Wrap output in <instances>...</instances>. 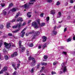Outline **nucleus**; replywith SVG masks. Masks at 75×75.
Instances as JSON below:
<instances>
[{
	"mask_svg": "<svg viewBox=\"0 0 75 75\" xmlns=\"http://www.w3.org/2000/svg\"><path fill=\"white\" fill-rule=\"evenodd\" d=\"M10 23H7L6 24V28H8L10 27Z\"/></svg>",
	"mask_w": 75,
	"mask_h": 75,
	"instance_id": "19",
	"label": "nucleus"
},
{
	"mask_svg": "<svg viewBox=\"0 0 75 75\" xmlns=\"http://www.w3.org/2000/svg\"><path fill=\"white\" fill-rule=\"evenodd\" d=\"M32 25L33 27L35 28H36V29H37V28H39L38 24L37 23H36L35 22H33L32 24Z\"/></svg>",
	"mask_w": 75,
	"mask_h": 75,
	"instance_id": "2",
	"label": "nucleus"
},
{
	"mask_svg": "<svg viewBox=\"0 0 75 75\" xmlns=\"http://www.w3.org/2000/svg\"><path fill=\"white\" fill-rule=\"evenodd\" d=\"M41 64L42 65H44L45 63L43 62V63H41Z\"/></svg>",
	"mask_w": 75,
	"mask_h": 75,
	"instance_id": "63",
	"label": "nucleus"
},
{
	"mask_svg": "<svg viewBox=\"0 0 75 75\" xmlns=\"http://www.w3.org/2000/svg\"><path fill=\"white\" fill-rule=\"evenodd\" d=\"M41 65V64H38L37 66V68L38 69L40 67V65Z\"/></svg>",
	"mask_w": 75,
	"mask_h": 75,
	"instance_id": "49",
	"label": "nucleus"
},
{
	"mask_svg": "<svg viewBox=\"0 0 75 75\" xmlns=\"http://www.w3.org/2000/svg\"><path fill=\"white\" fill-rule=\"evenodd\" d=\"M45 23H41L39 24V25L40 27H43V26H44Z\"/></svg>",
	"mask_w": 75,
	"mask_h": 75,
	"instance_id": "13",
	"label": "nucleus"
},
{
	"mask_svg": "<svg viewBox=\"0 0 75 75\" xmlns=\"http://www.w3.org/2000/svg\"><path fill=\"white\" fill-rule=\"evenodd\" d=\"M20 30L19 29H18L17 30L15 31H12L13 33H17V32H18V31Z\"/></svg>",
	"mask_w": 75,
	"mask_h": 75,
	"instance_id": "18",
	"label": "nucleus"
},
{
	"mask_svg": "<svg viewBox=\"0 0 75 75\" xmlns=\"http://www.w3.org/2000/svg\"><path fill=\"white\" fill-rule=\"evenodd\" d=\"M7 67H4L3 69L2 70L4 71V72L6 71L7 70Z\"/></svg>",
	"mask_w": 75,
	"mask_h": 75,
	"instance_id": "16",
	"label": "nucleus"
},
{
	"mask_svg": "<svg viewBox=\"0 0 75 75\" xmlns=\"http://www.w3.org/2000/svg\"><path fill=\"white\" fill-rule=\"evenodd\" d=\"M72 40V39L71 38H69L67 39V42H69L71 41Z\"/></svg>",
	"mask_w": 75,
	"mask_h": 75,
	"instance_id": "21",
	"label": "nucleus"
},
{
	"mask_svg": "<svg viewBox=\"0 0 75 75\" xmlns=\"http://www.w3.org/2000/svg\"><path fill=\"white\" fill-rule=\"evenodd\" d=\"M31 59H32V58L31 57H29V60H31Z\"/></svg>",
	"mask_w": 75,
	"mask_h": 75,
	"instance_id": "59",
	"label": "nucleus"
},
{
	"mask_svg": "<svg viewBox=\"0 0 75 75\" xmlns=\"http://www.w3.org/2000/svg\"><path fill=\"white\" fill-rule=\"evenodd\" d=\"M4 26L2 25H0V28L2 29V28H3Z\"/></svg>",
	"mask_w": 75,
	"mask_h": 75,
	"instance_id": "35",
	"label": "nucleus"
},
{
	"mask_svg": "<svg viewBox=\"0 0 75 75\" xmlns=\"http://www.w3.org/2000/svg\"><path fill=\"white\" fill-rule=\"evenodd\" d=\"M4 44L5 45V47L6 48H7V49L10 48V47L11 46V43L8 44L6 42H5L4 43Z\"/></svg>",
	"mask_w": 75,
	"mask_h": 75,
	"instance_id": "5",
	"label": "nucleus"
},
{
	"mask_svg": "<svg viewBox=\"0 0 75 75\" xmlns=\"http://www.w3.org/2000/svg\"><path fill=\"white\" fill-rule=\"evenodd\" d=\"M15 21H16V19H14L12 21H11V22L12 23H13V22H15Z\"/></svg>",
	"mask_w": 75,
	"mask_h": 75,
	"instance_id": "34",
	"label": "nucleus"
},
{
	"mask_svg": "<svg viewBox=\"0 0 75 75\" xmlns=\"http://www.w3.org/2000/svg\"><path fill=\"white\" fill-rule=\"evenodd\" d=\"M29 4L28 6V5L27 4H25L24 5H23L22 6V7H24L25 9H28L29 8L28 7L30 6H31L32 4H34V3H31V2H29L28 3Z\"/></svg>",
	"mask_w": 75,
	"mask_h": 75,
	"instance_id": "1",
	"label": "nucleus"
},
{
	"mask_svg": "<svg viewBox=\"0 0 75 75\" xmlns=\"http://www.w3.org/2000/svg\"><path fill=\"white\" fill-rule=\"evenodd\" d=\"M30 13H31V12H28V13H27V16L29 18H30L31 17V15H30Z\"/></svg>",
	"mask_w": 75,
	"mask_h": 75,
	"instance_id": "15",
	"label": "nucleus"
},
{
	"mask_svg": "<svg viewBox=\"0 0 75 75\" xmlns=\"http://www.w3.org/2000/svg\"><path fill=\"white\" fill-rule=\"evenodd\" d=\"M61 17V13L60 12H59L58 13L57 17V18H60Z\"/></svg>",
	"mask_w": 75,
	"mask_h": 75,
	"instance_id": "10",
	"label": "nucleus"
},
{
	"mask_svg": "<svg viewBox=\"0 0 75 75\" xmlns=\"http://www.w3.org/2000/svg\"><path fill=\"white\" fill-rule=\"evenodd\" d=\"M1 6L2 7H4L5 4H4L2 3L1 4Z\"/></svg>",
	"mask_w": 75,
	"mask_h": 75,
	"instance_id": "31",
	"label": "nucleus"
},
{
	"mask_svg": "<svg viewBox=\"0 0 75 75\" xmlns=\"http://www.w3.org/2000/svg\"><path fill=\"white\" fill-rule=\"evenodd\" d=\"M21 26H22V23H20L19 24L17 25L16 26H13L12 28H16L17 27L18 28H20Z\"/></svg>",
	"mask_w": 75,
	"mask_h": 75,
	"instance_id": "6",
	"label": "nucleus"
},
{
	"mask_svg": "<svg viewBox=\"0 0 75 75\" xmlns=\"http://www.w3.org/2000/svg\"><path fill=\"white\" fill-rule=\"evenodd\" d=\"M34 33V32L33 31V32H29V34H33Z\"/></svg>",
	"mask_w": 75,
	"mask_h": 75,
	"instance_id": "51",
	"label": "nucleus"
},
{
	"mask_svg": "<svg viewBox=\"0 0 75 75\" xmlns=\"http://www.w3.org/2000/svg\"><path fill=\"white\" fill-rule=\"evenodd\" d=\"M4 71L2 70L1 71H0V74H3V72Z\"/></svg>",
	"mask_w": 75,
	"mask_h": 75,
	"instance_id": "43",
	"label": "nucleus"
},
{
	"mask_svg": "<svg viewBox=\"0 0 75 75\" xmlns=\"http://www.w3.org/2000/svg\"><path fill=\"white\" fill-rule=\"evenodd\" d=\"M27 28V27H26L25 28H24L23 29V30L22 31L23 32V31H25V30H26Z\"/></svg>",
	"mask_w": 75,
	"mask_h": 75,
	"instance_id": "47",
	"label": "nucleus"
},
{
	"mask_svg": "<svg viewBox=\"0 0 75 75\" xmlns=\"http://www.w3.org/2000/svg\"><path fill=\"white\" fill-rule=\"evenodd\" d=\"M17 72L16 71H15L13 73V75H17Z\"/></svg>",
	"mask_w": 75,
	"mask_h": 75,
	"instance_id": "32",
	"label": "nucleus"
},
{
	"mask_svg": "<svg viewBox=\"0 0 75 75\" xmlns=\"http://www.w3.org/2000/svg\"><path fill=\"white\" fill-rule=\"evenodd\" d=\"M22 42H21V41L20 40L19 42V48H21V43Z\"/></svg>",
	"mask_w": 75,
	"mask_h": 75,
	"instance_id": "14",
	"label": "nucleus"
},
{
	"mask_svg": "<svg viewBox=\"0 0 75 75\" xmlns=\"http://www.w3.org/2000/svg\"><path fill=\"white\" fill-rule=\"evenodd\" d=\"M17 65V68H18V69H19V67H20V64H18Z\"/></svg>",
	"mask_w": 75,
	"mask_h": 75,
	"instance_id": "44",
	"label": "nucleus"
},
{
	"mask_svg": "<svg viewBox=\"0 0 75 75\" xmlns=\"http://www.w3.org/2000/svg\"><path fill=\"white\" fill-rule=\"evenodd\" d=\"M8 35H9V36H13V34L12 33H8Z\"/></svg>",
	"mask_w": 75,
	"mask_h": 75,
	"instance_id": "52",
	"label": "nucleus"
},
{
	"mask_svg": "<svg viewBox=\"0 0 75 75\" xmlns=\"http://www.w3.org/2000/svg\"><path fill=\"white\" fill-rule=\"evenodd\" d=\"M63 54H64V55H66L67 54V52H63Z\"/></svg>",
	"mask_w": 75,
	"mask_h": 75,
	"instance_id": "53",
	"label": "nucleus"
},
{
	"mask_svg": "<svg viewBox=\"0 0 75 75\" xmlns=\"http://www.w3.org/2000/svg\"><path fill=\"white\" fill-rule=\"evenodd\" d=\"M19 15H20V13L18 12V13H17L16 16H15V18H17V17H18V16H19Z\"/></svg>",
	"mask_w": 75,
	"mask_h": 75,
	"instance_id": "20",
	"label": "nucleus"
},
{
	"mask_svg": "<svg viewBox=\"0 0 75 75\" xmlns=\"http://www.w3.org/2000/svg\"><path fill=\"white\" fill-rule=\"evenodd\" d=\"M46 44H45L44 45H43V48H45V47H46Z\"/></svg>",
	"mask_w": 75,
	"mask_h": 75,
	"instance_id": "46",
	"label": "nucleus"
},
{
	"mask_svg": "<svg viewBox=\"0 0 75 75\" xmlns=\"http://www.w3.org/2000/svg\"><path fill=\"white\" fill-rule=\"evenodd\" d=\"M11 11H13V12H14V11H16V9L15 8H13L11 10Z\"/></svg>",
	"mask_w": 75,
	"mask_h": 75,
	"instance_id": "30",
	"label": "nucleus"
},
{
	"mask_svg": "<svg viewBox=\"0 0 75 75\" xmlns=\"http://www.w3.org/2000/svg\"><path fill=\"white\" fill-rule=\"evenodd\" d=\"M13 4H10L9 5L8 7L9 8H10L11 7H13Z\"/></svg>",
	"mask_w": 75,
	"mask_h": 75,
	"instance_id": "26",
	"label": "nucleus"
},
{
	"mask_svg": "<svg viewBox=\"0 0 75 75\" xmlns=\"http://www.w3.org/2000/svg\"><path fill=\"white\" fill-rule=\"evenodd\" d=\"M57 62H55L53 63V65H56L57 64Z\"/></svg>",
	"mask_w": 75,
	"mask_h": 75,
	"instance_id": "42",
	"label": "nucleus"
},
{
	"mask_svg": "<svg viewBox=\"0 0 75 75\" xmlns=\"http://www.w3.org/2000/svg\"><path fill=\"white\" fill-rule=\"evenodd\" d=\"M67 28H64V32H65V31H67Z\"/></svg>",
	"mask_w": 75,
	"mask_h": 75,
	"instance_id": "55",
	"label": "nucleus"
},
{
	"mask_svg": "<svg viewBox=\"0 0 75 75\" xmlns=\"http://www.w3.org/2000/svg\"><path fill=\"white\" fill-rule=\"evenodd\" d=\"M35 1V0H31L30 1V2H33Z\"/></svg>",
	"mask_w": 75,
	"mask_h": 75,
	"instance_id": "61",
	"label": "nucleus"
},
{
	"mask_svg": "<svg viewBox=\"0 0 75 75\" xmlns=\"http://www.w3.org/2000/svg\"><path fill=\"white\" fill-rule=\"evenodd\" d=\"M21 49L20 52H24V51H25V48L24 47H21Z\"/></svg>",
	"mask_w": 75,
	"mask_h": 75,
	"instance_id": "8",
	"label": "nucleus"
},
{
	"mask_svg": "<svg viewBox=\"0 0 75 75\" xmlns=\"http://www.w3.org/2000/svg\"><path fill=\"white\" fill-rule=\"evenodd\" d=\"M4 58L6 60H8V57H5Z\"/></svg>",
	"mask_w": 75,
	"mask_h": 75,
	"instance_id": "41",
	"label": "nucleus"
},
{
	"mask_svg": "<svg viewBox=\"0 0 75 75\" xmlns=\"http://www.w3.org/2000/svg\"><path fill=\"white\" fill-rule=\"evenodd\" d=\"M62 66L63 68V72L64 73H65V72H67V67L65 66V64L64 63H63L62 64Z\"/></svg>",
	"mask_w": 75,
	"mask_h": 75,
	"instance_id": "4",
	"label": "nucleus"
},
{
	"mask_svg": "<svg viewBox=\"0 0 75 75\" xmlns=\"http://www.w3.org/2000/svg\"><path fill=\"white\" fill-rule=\"evenodd\" d=\"M60 4V2H59V1H58L56 5H57V6H58Z\"/></svg>",
	"mask_w": 75,
	"mask_h": 75,
	"instance_id": "36",
	"label": "nucleus"
},
{
	"mask_svg": "<svg viewBox=\"0 0 75 75\" xmlns=\"http://www.w3.org/2000/svg\"><path fill=\"white\" fill-rule=\"evenodd\" d=\"M36 21L37 22H38V23L40 24V19H37Z\"/></svg>",
	"mask_w": 75,
	"mask_h": 75,
	"instance_id": "28",
	"label": "nucleus"
},
{
	"mask_svg": "<svg viewBox=\"0 0 75 75\" xmlns=\"http://www.w3.org/2000/svg\"><path fill=\"white\" fill-rule=\"evenodd\" d=\"M25 32L21 31L20 33L21 37L23 38L24 36V35H25Z\"/></svg>",
	"mask_w": 75,
	"mask_h": 75,
	"instance_id": "7",
	"label": "nucleus"
},
{
	"mask_svg": "<svg viewBox=\"0 0 75 75\" xmlns=\"http://www.w3.org/2000/svg\"><path fill=\"white\" fill-rule=\"evenodd\" d=\"M4 75H9V74L7 72H5L4 73Z\"/></svg>",
	"mask_w": 75,
	"mask_h": 75,
	"instance_id": "48",
	"label": "nucleus"
},
{
	"mask_svg": "<svg viewBox=\"0 0 75 75\" xmlns=\"http://www.w3.org/2000/svg\"><path fill=\"white\" fill-rule=\"evenodd\" d=\"M70 3H74V1H70Z\"/></svg>",
	"mask_w": 75,
	"mask_h": 75,
	"instance_id": "64",
	"label": "nucleus"
},
{
	"mask_svg": "<svg viewBox=\"0 0 75 75\" xmlns=\"http://www.w3.org/2000/svg\"><path fill=\"white\" fill-rule=\"evenodd\" d=\"M26 52H27V56H28V55H29V51H28V50H26Z\"/></svg>",
	"mask_w": 75,
	"mask_h": 75,
	"instance_id": "33",
	"label": "nucleus"
},
{
	"mask_svg": "<svg viewBox=\"0 0 75 75\" xmlns=\"http://www.w3.org/2000/svg\"><path fill=\"white\" fill-rule=\"evenodd\" d=\"M73 35L74 36L73 37V40H75V35H74V34H73Z\"/></svg>",
	"mask_w": 75,
	"mask_h": 75,
	"instance_id": "50",
	"label": "nucleus"
},
{
	"mask_svg": "<svg viewBox=\"0 0 75 75\" xmlns=\"http://www.w3.org/2000/svg\"><path fill=\"white\" fill-rule=\"evenodd\" d=\"M2 13H3L4 15H6V14H7V13L6 12V11H4V12H2Z\"/></svg>",
	"mask_w": 75,
	"mask_h": 75,
	"instance_id": "38",
	"label": "nucleus"
},
{
	"mask_svg": "<svg viewBox=\"0 0 75 75\" xmlns=\"http://www.w3.org/2000/svg\"><path fill=\"white\" fill-rule=\"evenodd\" d=\"M23 19H22V18H18L17 21H23Z\"/></svg>",
	"mask_w": 75,
	"mask_h": 75,
	"instance_id": "17",
	"label": "nucleus"
},
{
	"mask_svg": "<svg viewBox=\"0 0 75 75\" xmlns=\"http://www.w3.org/2000/svg\"><path fill=\"white\" fill-rule=\"evenodd\" d=\"M52 33H54V35H56V34H57V32L55 31V30H53Z\"/></svg>",
	"mask_w": 75,
	"mask_h": 75,
	"instance_id": "24",
	"label": "nucleus"
},
{
	"mask_svg": "<svg viewBox=\"0 0 75 75\" xmlns=\"http://www.w3.org/2000/svg\"><path fill=\"white\" fill-rule=\"evenodd\" d=\"M25 25V23L24 22L23 24L22 25L23 26H24V25Z\"/></svg>",
	"mask_w": 75,
	"mask_h": 75,
	"instance_id": "58",
	"label": "nucleus"
},
{
	"mask_svg": "<svg viewBox=\"0 0 75 75\" xmlns=\"http://www.w3.org/2000/svg\"><path fill=\"white\" fill-rule=\"evenodd\" d=\"M52 75H54V74H56V72L55 71H52Z\"/></svg>",
	"mask_w": 75,
	"mask_h": 75,
	"instance_id": "45",
	"label": "nucleus"
},
{
	"mask_svg": "<svg viewBox=\"0 0 75 75\" xmlns=\"http://www.w3.org/2000/svg\"><path fill=\"white\" fill-rule=\"evenodd\" d=\"M55 11L54 10H52L50 11V14H53V15H54V14H55Z\"/></svg>",
	"mask_w": 75,
	"mask_h": 75,
	"instance_id": "12",
	"label": "nucleus"
},
{
	"mask_svg": "<svg viewBox=\"0 0 75 75\" xmlns=\"http://www.w3.org/2000/svg\"><path fill=\"white\" fill-rule=\"evenodd\" d=\"M18 55V54L17 53V52H15L13 54H12L11 55V57H16V56H17Z\"/></svg>",
	"mask_w": 75,
	"mask_h": 75,
	"instance_id": "11",
	"label": "nucleus"
},
{
	"mask_svg": "<svg viewBox=\"0 0 75 75\" xmlns=\"http://www.w3.org/2000/svg\"><path fill=\"white\" fill-rule=\"evenodd\" d=\"M47 21H48L50 20V17H48L46 18Z\"/></svg>",
	"mask_w": 75,
	"mask_h": 75,
	"instance_id": "37",
	"label": "nucleus"
},
{
	"mask_svg": "<svg viewBox=\"0 0 75 75\" xmlns=\"http://www.w3.org/2000/svg\"><path fill=\"white\" fill-rule=\"evenodd\" d=\"M40 16L41 17H43L44 16V13H41L40 15Z\"/></svg>",
	"mask_w": 75,
	"mask_h": 75,
	"instance_id": "40",
	"label": "nucleus"
},
{
	"mask_svg": "<svg viewBox=\"0 0 75 75\" xmlns=\"http://www.w3.org/2000/svg\"><path fill=\"white\" fill-rule=\"evenodd\" d=\"M3 41L2 40L0 41V48L1 47V45H3Z\"/></svg>",
	"mask_w": 75,
	"mask_h": 75,
	"instance_id": "22",
	"label": "nucleus"
},
{
	"mask_svg": "<svg viewBox=\"0 0 75 75\" xmlns=\"http://www.w3.org/2000/svg\"><path fill=\"white\" fill-rule=\"evenodd\" d=\"M42 41L43 42H45V41H46V40H47V37L45 36H43L42 37Z\"/></svg>",
	"mask_w": 75,
	"mask_h": 75,
	"instance_id": "9",
	"label": "nucleus"
},
{
	"mask_svg": "<svg viewBox=\"0 0 75 75\" xmlns=\"http://www.w3.org/2000/svg\"><path fill=\"white\" fill-rule=\"evenodd\" d=\"M62 73H63V72H62V71H60L59 72L60 74H62Z\"/></svg>",
	"mask_w": 75,
	"mask_h": 75,
	"instance_id": "62",
	"label": "nucleus"
},
{
	"mask_svg": "<svg viewBox=\"0 0 75 75\" xmlns=\"http://www.w3.org/2000/svg\"><path fill=\"white\" fill-rule=\"evenodd\" d=\"M34 69H35V68L34 67H33L31 71V73H33V72H34Z\"/></svg>",
	"mask_w": 75,
	"mask_h": 75,
	"instance_id": "29",
	"label": "nucleus"
},
{
	"mask_svg": "<svg viewBox=\"0 0 75 75\" xmlns=\"http://www.w3.org/2000/svg\"><path fill=\"white\" fill-rule=\"evenodd\" d=\"M29 33H26L25 34V35H26V36H28V35H29Z\"/></svg>",
	"mask_w": 75,
	"mask_h": 75,
	"instance_id": "56",
	"label": "nucleus"
},
{
	"mask_svg": "<svg viewBox=\"0 0 75 75\" xmlns=\"http://www.w3.org/2000/svg\"><path fill=\"white\" fill-rule=\"evenodd\" d=\"M34 46V44L32 43H31L30 44L29 47H33Z\"/></svg>",
	"mask_w": 75,
	"mask_h": 75,
	"instance_id": "27",
	"label": "nucleus"
},
{
	"mask_svg": "<svg viewBox=\"0 0 75 75\" xmlns=\"http://www.w3.org/2000/svg\"><path fill=\"white\" fill-rule=\"evenodd\" d=\"M34 33L35 35L33 36V37L32 38L33 39H34L36 37L40 35V32L39 31H37L34 32Z\"/></svg>",
	"mask_w": 75,
	"mask_h": 75,
	"instance_id": "3",
	"label": "nucleus"
},
{
	"mask_svg": "<svg viewBox=\"0 0 75 75\" xmlns=\"http://www.w3.org/2000/svg\"><path fill=\"white\" fill-rule=\"evenodd\" d=\"M12 66L13 67H16V64L14 63H13L12 64Z\"/></svg>",
	"mask_w": 75,
	"mask_h": 75,
	"instance_id": "39",
	"label": "nucleus"
},
{
	"mask_svg": "<svg viewBox=\"0 0 75 75\" xmlns=\"http://www.w3.org/2000/svg\"><path fill=\"white\" fill-rule=\"evenodd\" d=\"M35 65V63L33 62V63H31L30 64V65L31 66H34Z\"/></svg>",
	"mask_w": 75,
	"mask_h": 75,
	"instance_id": "25",
	"label": "nucleus"
},
{
	"mask_svg": "<svg viewBox=\"0 0 75 75\" xmlns=\"http://www.w3.org/2000/svg\"><path fill=\"white\" fill-rule=\"evenodd\" d=\"M47 2L51 3L52 2V0H47Z\"/></svg>",
	"mask_w": 75,
	"mask_h": 75,
	"instance_id": "54",
	"label": "nucleus"
},
{
	"mask_svg": "<svg viewBox=\"0 0 75 75\" xmlns=\"http://www.w3.org/2000/svg\"><path fill=\"white\" fill-rule=\"evenodd\" d=\"M32 60L33 61L34 63L36 62V61H35V59L34 57H32Z\"/></svg>",
	"mask_w": 75,
	"mask_h": 75,
	"instance_id": "23",
	"label": "nucleus"
},
{
	"mask_svg": "<svg viewBox=\"0 0 75 75\" xmlns=\"http://www.w3.org/2000/svg\"><path fill=\"white\" fill-rule=\"evenodd\" d=\"M48 58L47 57H44V58L45 59H47Z\"/></svg>",
	"mask_w": 75,
	"mask_h": 75,
	"instance_id": "57",
	"label": "nucleus"
},
{
	"mask_svg": "<svg viewBox=\"0 0 75 75\" xmlns=\"http://www.w3.org/2000/svg\"><path fill=\"white\" fill-rule=\"evenodd\" d=\"M39 49L41 48V46H39L38 47Z\"/></svg>",
	"mask_w": 75,
	"mask_h": 75,
	"instance_id": "60",
	"label": "nucleus"
}]
</instances>
